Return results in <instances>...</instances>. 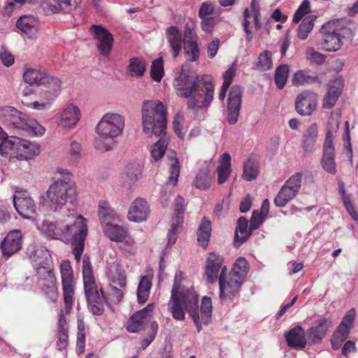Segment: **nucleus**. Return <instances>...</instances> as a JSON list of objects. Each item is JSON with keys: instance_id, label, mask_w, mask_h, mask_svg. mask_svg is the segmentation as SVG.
<instances>
[{"instance_id": "20e7f679", "label": "nucleus", "mask_w": 358, "mask_h": 358, "mask_svg": "<svg viewBox=\"0 0 358 358\" xmlns=\"http://www.w3.org/2000/svg\"><path fill=\"white\" fill-rule=\"evenodd\" d=\"M43 227L48 236L71 244L76 260L80 262L88 232L85 220L82 215H78L73 223L47 222L43 224Z\"/></svg>"}, {"instance_id": "e433bc0d", "label": "nucleus", "mask_w": 358, "mask_h": 358, "mask_svg": "<svg viewBox=\"0 0 358 358\" xmlns=\"http://www.w3.org/2000/svg\"><path fill=\"white\" fill-rule=\"evenodd\" d=\"M103 229L106 235L113 241L122 242L127 236V229L116 224H110Z\"/></svg>"}, {"instance_id": "338daca9", "label": "nucleus", "mask_w": 358, "mask_h": 358, "mask_svg": "<svg viewBox=\"0 0 358 358\" xmlns=\"http://www.w3.org/2000/svg\"><path fill=\"white\" fill-rule=\"evenodd\" d=\"M182 117L179 114H176L173 118V127L176 134L180 139L183 138L184 137V135L182 133Z\"/></svg>"}, {"instance_id": "2f4dec72", "label": "nucleus", "mask_w": 358, "mask_h": 358, "mask_svg": "<svg viewBox=\"0 0 358 358\" xmlns=\"http://www.w3.org/2000/svg\"><path fill=\"white\" fill-rule=\"evenodd\" d=\"M76 2L72 0H47L45 2L44 9L51 13H58L60 11L69 13L75 6Z\"/></svg>"}, {"instance_id": "13d9d810", "label": "nucleus", "mask_w": 358, "mask_h": 358, "mask_svg": "<svg viewBox=\"0 0 358 358\" xmlns=\"http://www.w3.org/2000/svg\"><path fill=\"white\" fill-rule=\"evenodd\" d=\"M310 12V1L308 0H303L294 15L292 20L293 23H299L301 20H303V17Z\"/></svg>"}, {"instance_id": "5701e85b", "label": "nucleus", "mask_w": 358, "mask_h": 358, "mask_svg": "<svg viewBox=\"0 0 358 358\" xmlns=\"http://www.w3.org/2000/svg\"><path fill=\"white\" fill-rule=\"evenodd\" d=\"M80 117V111L78 106L69 104L59 115L58 125L63 128L75 127Z\"/></svg>"}, {"instance_id": "4468645a", "label": "nucleus", "mask_w": 358, "mask_h": 358, "mask_svg": "<svg viewBox=\"0 0 358 358\" xmlns=\"http://www.w3.org/2000/svg\"><path fill=\"white\" fill-rule=\"evenodd\" d=\"M243 92V88L240 85H234L230 90L226 116V120L229 125H234L238 121L242 104Z\"/></svg>"}, {"instance_id": "bf43d9fd", "label": "nucleus", "mask_w": 358, "mask_h": 358, "mask_svg": "<svg viewBox=\"0 0 358 358\" xmlns=\"http://www.w3.org/2000/svg\"><path fill=\"white\" fill-rule=\"evenodd\" d=\"M306 57L310 63H314L319 65L323 64L326 59V57L323 54L316 51L313 48H307L306 52Z\"/></svg>"}, {"instance_id": "7c9ffc66", "label": "nucleus", "mask_w": 358, "mask_h": 358, "mask_svg": "<svg viewBox=\"0 0 358 358\" xmlns=\"http://www.w3.org/2000/svg\"><path fill=\"white\" fill-rule=\"evenodd\" d=\"M19 143L17 155L16 157L19 160L31 159L40 152L39 146L35 143L21 138Z\"/></svg>"}, {"instance_id": "cd10ccee", "label": "nucleus", "mask_w": 358, "mask_h": 358, "mask_svg": "<svg viewBox=\"0 0 358 358\" xmlns=\"http://www.w3.org/2000/svg\"><path fill=\"white\" fill-rule=\"evenodd\" d=\"M252 231L248 229V221L244 217H241L237 221V227L234 234V246L238 248L251 236Z\"/></svg>"}, {"instance_id": "864d4df0", "label": "nucleus", "mask_w": 358, "mask_h": 358, "mask_svg": "<svg viewBox=\"0 0 358 358\" xmlns=\"http://www.w3.org/2000/svg\"><path fill=\"white\" fill-rule=\"evenodd\" d=\"M184 50L189 62H196L200 55V50L197 41L184 43Z\"/></svg>"}, {"instance_id": "423d86ee", "label": "nucleus", "mask_w": 358, "mask_h": 358, "mask_svg": "<svg viewBox=\"0 0 358 358\" xmlns=\"http://www.w3.org/2000/svg\"><path fill=\"white\" fill-rule=\"evenodd\" d=\"M178 299L184 308L192 317L197 332H200L202 324L208 325L212 320V301L210 297L204 296L201 301V308H199V296L193 288L182 287L178 293Z\"/></svg>"}, {"instance_id": "f8f14e48", "label": "nucleus", "mask_w": 358, "mask_h": 358, "mask_svg": "<svg viewBox=\"0 0 358 358\" xmlns=\"http://www.w3.org/2000/svg\"><path fill=\"white\" fill-rule=\"evenodd\" d=\"M337 31V22L329 21L322 26L320 30L321 34L320 45L327 52H336L338 50L343 41L339 38Z\"/></svg>"}, {"instance_id": "8fccbe9b", "label": "nucleus", "mask_w": 358, "mask_h": 358, "mask_svg": "<svg viewBox=\"0 0 358 358\" xmlns=\"http://www.w3.org/2000/svg\"><path fill=\"white\" fill-rule=\"evenodd\" d=\"M289 72V67L287 64H281L275 69V83L279 90H282L287 80Z\"/></svg>"}, {"instance_id": "774afa93", "label": "nucleus", "mask_w": 358, "mask_h": 358, "mask_svg": "<svg viewBox=\"0 0 358 358\" xmlns=\"http://www.w3.org/2000/svg\"><path fill=\"white\" fill-rule=\"evenodd\" d=\"M68 331H58V340L57 341V349L59 351L65 350L68 345Z\"/></svg>"}, {"instance_id": "69168bd1", "label": "nucleus", "mask_w": 358, "mask_h": 358, "mask_svg": "<svg viewBox=\"0 0 358 358\" xmlns=\"http://www.w3.org/2000/svg\"><path fill=\"white\" fill-rule=\"evenodd\" d=\"M348 336V335L336 330L331 341L332 348L334 350L339 349L342 343L347 339Z\"/></svg>"}, {"instance_id": "6e6552de", "label": "nucleus", "mask_w": 358, "mask_h": 358, "mask_svg": "<svg viewBox=\"0 0 358 358\" xmlns=\"http://www.w3.org/2000/svg\"><path fill=\"white\" fill-rule=\"evenodd\" d=\"M124 127V117L116 113H107L98 123L96 131L99 138L95 141L96 148L101 152L112 149L114 138L122 134Z\"/></svg>"}, {"instance_id": "6ab92c4d", "label": "nucleus", "mask_w": 358, "mask_h": 358, "mask_svg": "<svg viewBox=\"0 0 358 358\" xmlns=\"http://www.w3.org/2000/svg\"><path fill=\"white\" fill-rule=\"evenodd\" d=\"M317 107L316 94L306 91L299 94L295 101L296 112L303 116L310 115Z\"/></svg>"}, {"instance_id": "1a4fd4ad", "label": "nucleus", "mask_w": 358, "mask_h": 358, "mask_svg": "<svg viewBox=\"0 0 358 358\" xmlns=\"http://www.w3.org/2000/svg\"><path fill=\"white\" fill-rule=\"evenodd\" d=\"M1 119L8 126L25 131L31 136H42L45 128L34 119L27 118L21 112L13 107L2 110Z\"/></svg>"}, {"instance_id": "39448f33", "label": "nucleus", "mask_w": 358, "mask_h": 358, "mask_svg": "<svg viewBox=\"0 0 358 358\" xmlns=\"http://www.w3.org/2000/svg\"><path fill=\"white\" fill-rule=\"evenodd\" d=\"M248 262L244 257H238L229 273L224 266L219 276L220 298L222 303L231 301L238 294L247 275Z\"/></svg>"}, {"instance_id": "4c0bfd02", "label": "nucleus", "mask_w": 358, "mask_h": 358, "mask_svg": "<svg viewBox=\"0 0 358 358\" xmlns=\"http://www.w3.org/2000/svg\"><path fill=\"white\" fill-rule=\"evenodd\" d=\"M211 230V222L204 217L197 230V241L199 245L206 247L208 245Z\"/></svg>"}, {"instance_id": "393cba45", "label": "nucleus", "mask_w": 358, "mask_h": 358, "mask_svg": "<svg viewBox=\"0 0 358 358\" xmlns=\"http://www.w3.org/2000/svg\"><path fill=\"white\" fill-rule=\"evenodd\" d=\"M287 345L296 350H302L306 345L305 332L301 326H296L285 335Z\"/></svg>"}, {"instance_id": "b1692460", "label": "nucleus", "mask_w": 358, "mask_h": 358, "mask_svg": "<svg viewBox=\"0 0 358 358\" xmlns=\"http://www.w3.org/2000/svg\"><path fill=\"white\" fill-rule=\"evenodd\" d=\"M331 324V322L329 319H319L315 322V324L308 330V339L313 344L320 343L326 336Z\"/></svg>"}, {"instance_id": "aec40b11", "label": "nucleus", "mask_w": 358, "mask_h": 358, "mask_svg": "<svg viewBox=\"0 0 358 358\" xmlns=\"http://www.w3.org/2000/svg\"><path fill=\"white\" fill-rule=\"evenodd\" d=\"M61 84L60 79L48 74L41 85L44 87L41 91V96L45 101H53L60 93Z\"/></svg>"}, {"instance_id": "3c124183", "label": "nucleus", "mask_w": 358, "mask_h": 358, "mask_svg": "<svg viewBox=\"0 0 358 358\" xmlns=\"http://www.w3.org/2000/svg\"><path fill=\"white\" fill-rule=\"evenodd\" d=\"M271 55L269 50L262 52L258 57V61L255 64V69L262 71L269 70L273 66Z\"/></svg>"}, {"instance_id": "a18cd8bd", "label": "nucleus", "mask_w": 358, "mask_h": 358, "mask_svg": "<svg viewBox=\"0 0 358 358\" xmlns=\"http://www.w3.org/2000/svg\"><path fill=\"white\" fill-rule=\"evenodd\" d=\"M168 306L169 310L175 320L180 321L185 320V315L184 310L185 309L180 299H178V295L173 299L172 298V295L171 296Z\"/></svg>"}, {"instance_id": "473e14b6", "label": "nucleus", "mask_w": 358, "mask_h": 358, "mask_svg": "<svg viewBox=\"0 0 358 358\" xmlns=\"http://www.w3.org/2000/svg\"><path fill=\"white\" fill-rule=\"evenodd\" d=\"M48 73L41 69H27L23 73V78L25 83L30 85L41 86L43 82V78L46 77Z\"/></svg>"}, {"instance_id": "c9c22d12", "label": "nucleus", "mask_w": 358, "mask_h": 358, "mask_svg": "<svg viewBox=\"0 0 358 358\" xmlns=\"http://www.w3.org/2000/svg\"><path fill=\"white\" fill-rule=\"evenodd\" d=\"M231 173V156L228 152H224L221 156V162L217 167L219 184H223L229 178Z\"/></svg>"}, {"instance_id": "ea45409f", "label": "nucleus", "mask_w": 358, "mask_h": 358, "mask_svg": "<svg viewBox=\"0 0 358 358\" xmlns=\"http://www.w3.org/2000/svg\"><path fill=\"white\" fill-rule=\"evenodd\" d=\"M143 168V166L141 162L137 161L131 162L127 165L125 172L129 180V186L134 184L141 178Z\"/></svg>"}, {"instance_id": "4d7b16f0", "label": "nucleus", "mask_w": 358, "mask_h": 358, "mask_svg": "<svg viewBox=\"0 0 358 358\" xmlns=\"http://www.w3.org/2000/svg\"><path fill=\"white\" fill-rule=\"evenodd\" d=\"M338 193L341 196V199L347 211L349 213L354 211L355 210H356L355 207L354 206L352 202L351 201L350 196L346 194L344 183L341 180H338Z\"/></svg>"}, {"instance_id": "f03ea898", "label": "nucleus", "mask_w": 358, "mask_h": 358, "mask_svg": "<svg viewBox=\"0 0 358 358\" xmlns=\"http://www.w3.org/2000/svg\"><path fill=\"white\" fill-rule=\"evenodd\" d=\"M143 131L148 136L155 135L160 138L150 149L151 163L161 160L168 145L166 135L167 112L162 102L144 101L142 106Z\"/></svg>"}, {"instance_id": "49530a36", "label": "nucleus", "mask_w": 358, "mask_h": 358, "mask_svg": "<svg viewBox=\"0 0 358 358\" xmlns=\"http://www.w3.org/2000/svg\"><path fill=\"white\" fill-rule=\"evenodd\" d=\"M146 66L145 62L138 57H133L129 59V64L127 67L129 75L132 77H141L145 72Z\"/></svg>"}, {"instance_id": "e2e57ef3", "label": "nucleus", "mask_w": 358, "mask_h": 358, "mask_svg": "<svg viewBox=\"0 0 358 358\" xmlns=\"http://www.w3.org/2000/svg\"><path fill=\"white\" fill-rule=\"evenodd\" d=\"M265 217L259 210H255L252 212L250 219V231H255L262 224Z\"/></svg>"}, {"instance_id": "a19ab883", "label": "nucleus", "mask_w": 358, "mask_h": 358, "mask_svg": "<svg viewBox=\"0 0 358 358\" xmlns=\"http://www.w3.org/2000/svg\"><path fill=\"white\" fill-rule=\"evenodd\" d=\"M297 194V191H294L287 186L283 185L274 199V204L277 207H284L289 201L294 198Z\"/></svg>"}, {"instance_id": "0eeeda50", "label": "nucleus", "mask_w": 358, "mask_h": 358, "mask_svg": "<svg viewBox=\"0 0 358 358\" xmlns=\"http://www.w3.org/2000/svg\"><path fill=\"white\" fill-rule=\"evenodd\" d=\"M83 277L88 308L93 315H101L108 301L102 288H99L95 282L90 259L87 255L83 258Z\"/></svg>"}, {"instance_id": "9b49d317", "label": "nucleus", "mask_w": 358, "mask_h": 358, "mask_svg": "<svg viewBox=\"0 0 358 358\" xmlns=\"http://www.w3.org/2000/svg\"><path fill=\"white\" fill-rule=\"evenodd\" d=\"M339 127L338 121H331L328 124L326 137L323 146V155L321 159L322 169L329 174L334 175L337 172L335 162V149L334 145V134Z\"/></svg>"}, {"instance_id": "a878e982", "label": "nucleus", "mask_w": 358, "mask_h": 358, "mask_svg": "<svg viewBox=\"0 0 358 358\" xmlns=\"http://www.w3.org/2000/svg\"><path fill=\"white\" fill-rule=\"evenodd\" d=\"M318 137V127L317 124H311L304 131L302 136L301 147L304 156L313 152Z\"/></svg>"}, {"instance_id": "a211bd4d", "label": "nucleus", "mask_w": 358, "mask_h": 358, "mask_svg": "<svg viewBox=\"0 0 358 358\" xmlns=\"http://www.w3.org/2000/svg\"><path fill=\"white\" fill-rule=\"evenodd\" d=\"M2 256L5 259L10 257L22 248V232L14 229L10 231L0 244Z\"/></svg>"}, {"instance_id": "6e6d98bb", "label": "nucleus", "mask_w": 358, "mask_h": 358, "mask_svg": "<svg viewBox=\"0 0 358 358\" xmlns=\"http://www.w3.org/2000/svg\"><path fill=\"white\" fill-rule=\"evenodd\" d=\"M38 279L48 280L53 282L55 280L53 267H48L45 266L34 267Z\"/></svg>"}, {"instance_id": "2eb2a0df", "label": "nucleus", "mask_w": 358, "mask_h": 358, "mask_svg": "<svg viewBox=\"0 0 358 358\" xmlns=\"http://www.w3.org/2000/svg\"><path fill=\"white\" fill-rule=\"evenodd\" d=\"M90 31L96 40V48L99 53L104 57H108L114 43L113 34L107 29L98 24H93Z\"/></svg>"}, {"instance_id": "680f3d73", "label": "nucleus", "mask_w": 358, "mask_h": 358, "mask_svg": "<svg viewBox=\"0 0 358 358\" xmlns=\"http://www.w3.org/2000/svg\"><path fill=\"white\" fill-rule=\"evenodd\" d=\"M301 173H295L285 182L284 186H287L291 189L299 192L301 186Z\"/></svg>"}, {"instance_id": "4be33fe9", "label": "nucleus", "mask_w": 358, "mask_h": 358, "mask_svg": "<svg viewBox=\"0 0 358 358\" xmlns=\"http://www.w3.org/2000/svg\"><path fill=\"white\" fill-rule=\"evenodd\" d=\"M149 213V205L146 200L138 197L131 205L128 212V219L135 222H143L148 218Z\"/></svg>"}, {"instance_id": "bb28decb", "label": "nucleus", "mask_w": 358, "mask_h": 358, "mask_svg": "<svg viewBox=\"0 0 358 358\" xmlns=\"http://www.w3.org/2000/svg\"><path fill=\"white\" fill-rule=\"evenodd\" d=\"M16 27L31 38L36 36L38 22L33 15H24L17 20Z\"/></svg>"}, {"instance_id": "c85d7f7f", "label": "nucleus", "mask_w": 358, "mask_h": 358, "mask_svg": "<svg viewBox=\"0 0 358 358\" xmlns=\"http://www.w3.org/2000/svg\"><path fill=\"white\" fill-rule=\"evenodd\" d=\"M29 257L33 262L34 267L42 266L53 267L52 256L49 250L44 248H37L29 255Z\"/></svg>"}, {"instance_id": "09e8293b", "label": "nucleus", "mask_w": 358, "mask_h": 358, "mask_svg": "<svg viewBox=\"0 0 358 358\" xmlns=\"http://www.w3.org/2000/svg\"><path fill=\"white\" fill-rule=\"evenodd\" d=\"M318 81L317 76H310L305 71L300 70L294 73L291 82L294 86L312 84Z\"/></svg>"}, {"instance_id": "7ed1b4c3", "label": "nucleus", "mask_w": 358, "mask_h": 358, "mask_svg": "<svg viewBox=\"0 0 358 358\" xmlns=\"http://www.w3.org/2000/svg\"><path fill=\"white\" fill-rule=\"evenodd\" d=\"M55 178V181L46 192L48 208L55 212L66 206L69 212H75L78 205V194L73 175L66 169L58 168Z\"/></svg>"}, {"instance_id": "0e129e2a", "label": "nucleus", "mask_w": 358, "mask_h": 358, "mask_svg": "<svg viewBox=\"0 0 358 358\" xmlns=\"http://www.w3.org/2000/svg\"><path fill=\"white\" fill-rule=\"evenodd\" d=\"M182 223H178L176 221H174L172 224L170 231L168 233L167 238H168V246H171L175 244L178 234V227Z\"/></svg>"}, {"instance_id": "de8ad7c7", "label": "nucleus", "mask_w": 358, "mask_h": 358, "mask_svg": "<svg viewBox=\"0 0 358 358\" xmlns=\"http://www.w3.org/2000/svg\"><path fill=\"white\" fill-rule=\"evenodd\" d=\"M212 177L208 169H201L196 175L194 179V186L196 189L206 190L210 186Z\"/></svg>"}, {"instance_id": "f3484780", "label": "nucleus", "mask_w": 358, "mask_h": 358, "mask_svg": "<svg viewBox=\"0 0 358 358\" xmlns=\"http://www.w3.org/2000/svg\"><path fill=\"white\" fill-rule=\"evenodd\" d=\"M13 204L18 214L24 219L32 220L36 215V205L32 198L24 193L13 196Z\"/></svg>"}, {"instance_id": "dca6fc26", "label": "nucleus", "mask_w": 358, "mask_h": 358, "mask_svg": "<svg viewBox=\"0 0 358 358\" xmlns=\"http://www.w3.org/2000/svg\"><path fill=\"white\" fill-rule=\"evenodd\" d=\"M154 308V303H150L133 314L127 322V330L130 333H137L143 329L152 315Z\"/></svg>"}, {"instance_id": "58836bf2", "label": "nucleus", "mask_w": 358, "mask_h": 358, "mask_svg": "<svg viewBox=\"0 0 358 358\" xmlns=\"http://www.w3.org/2000/svg\"><path fill=\"white\" fill-rule=\"evenodd\" d=\"M316 19L315 15H309L303 19L297 30V36L299 39L305 40L308 38L314 27Z\"/></svg>"}, {"instance_id": "052dcab7", "label": "nucleus", "mask_w": 358, "mask_h": 358, "mask_svg": "<svg viewBox=\"0 0 358 358\" xmlns=\"http://www.w3.org/2000/svg\"><path fill=\"white\" fill-rule=\"evenodd\" d=\"M184 206L185 199L178 195L176 198L174 203V211L176 214L175 221L178 223L183 222Z\"/></svg>"}, {"instance_id": "c03bdc74", "label": "nucleus", "mask_w": 358, "mask_h": 358, "mask_svg": "<svg viewBox=\"0 0 358 358\" xmlns=\"http://www.w3.org/2000/svg\"><path fill=\"white\" fill-rule=\"evenodd\" d=\"M110 278L113 283L117 284L120 288H124L127 285L126 273L120 264L115 263L110 270Z\"/></svg>"}, {"instance_id": "37998d69", "label": "nucleus", "mask_w": 358, "mask_h": 358, "mask_svg": "<svg viewBox=\"0 0 358 358\" xmlns=\"http://www.w3.org/2000/svg\"><path fill=\"white\" fill-rule=\"evenodd\" d=\"M167 158L169 161V181L176 185L178 182V179L180 174V164L177 157L176 152L171 151L170 154H168Z\"/></svg>"}, {"instance_id": "f704fd0d", "label": "nucleus", "mask_w": 358, "mask_h": 358, "mask_svg": "<svg viewBox=\"0 0 358 358\" xmlns=\"http://www.w3.org/2000/svg\"><path fill=\"white\" fill-rule=\"evenodd\" d=\"M259 173V166L258 161L250 157L244 162L243 178L246 181H252L255 180Z\"/></svg>"}, {"instance_id": "ddd939ff", "label": "nucleus", "mask_w": 358, "mask_h": 358, "mask_svg": "<svg viewBox=\"0 0 358 358\" xmlns=\"http://www.w3.org/2000/svg\"><path fill=\"white\" fill-rule=\"evenodd\" d=\"M60 273L65 308L66 312H69L73 305V296L74 294L73 274L69 260L64 259L62 261L60 264Z\"/></svg>"}, {"instance_id": "c756f323", "label": "nucleus", "mask_w": 358, "mask_h": 358, "mask_svg": "<svg viewBox=\"0 0 358 358\" xmlns=\"http://www.w3.org/2000/svg\"><path fill=\"white\" fill-rule=\"evenodd\" d=\"M343 90V85L340 80H336L333 82L328 87L327 94L324 98L323 108L326 109L332 108Z\"/></svg>"}, {"instance_id": "5fc2aeb1", "label": "nucleus", "mask_w": 358, "mask_h": 358, "mask_svg": "<svg viewBox=\"0 0 358 358\" xmlns=\"http://www.w3.org/2000/svg\"><path fill=\"white\" fill-rule=\"evenodd\" d=\"M164 76V62L162 57H159L152 62L150 76L157 82H159Z\"/></svg>"}, {"instance_id": "412c9836", "label": "nucleus", "mask_w": 358, "mask_h": 358, "mask_svg": "<svg viewBox=\"0 0 358 358\" xmlns=\"http://www.w3.org/2000/svg\"><path fill=\"white\" fill-rule=\"evenodd\" d=\"M224 258L214 252H210L206 262L205 273L207 280L214 283L218 278L220 271L224 266L223 265Z\"/></svg>"}, {"instance_id": "f257e3e1", "label": "nucleus", "mask_w": 358, "mask_h": 358, "mask_svg": "<svg viewBox=\"0 0 358 358\" xmlns=\"http://www.w3.org/2000/svg\"><path fill=\"white\" fill-rule=\"evenodd\" d=\"M174 87L178 94L189 98L187 108L194 112H206L213 99L215 85L208 75L196 76L194 73L182 71L175 79Z\"/></svg>"}, {"instance_id": "603ef678", "label": "nucleus", "mask_w": 358, "mask_h": 358, "mask_svg": "<svg viewBox=\"0 0 358 358\" xmlns=\"http://www.w3.org/2000/svg\"><path fill=\"white\" fill-rule=\"evenodd\" d=\"M356 311L354 308L350 309L348 313L343 317L341 324L337 327L336 330L344 333L347 335L350 333V329L352 327L355 321Z\"/></svg>"}, {"instance_id": "79ce46f5", "label": "nucleus", "mask_w": 358, "mask_h": 358, "mask_svg": "<svg viewBox=\"0 0 358 358\" xmlns=\"http://www.w3.org/2000/svg\"><path fill=\"white\" fill-rule=\"evenodd\" d=\"M21 138L16 136H8L7 135L3 139L0 147V153L7 155L13 152V155H17L19 143H21Z\"/></svg>"}, {"instance_id": "72a5a7b5", "label": "nucleus", "mask_w": 358, "mask_h": 358, "mask_svg": "<svg viewBox=\"0 0 358 358\" xmlns=\"http://www.w3.org/2000/svg\"><path fill=\"white\" fill-rule=\"evenodd\" d=\"M99 217L103 228L113 224L117 218V215L108 203L103 201L99 203Z\"/></svg>"}, {"instance_id": "9d476101", "label": "nucleus", "mask_w": 358, "mask_h": 358, "mask_svg": "<svg viewBox=\"0 0 358 358\" xmlns=\"http://www.w3.org/2000/svg\"><path fill=\"white\" fill-rule=\"evenodd\" d=\"M166 37L171 49L173 57L176 59L182 50V44L197 41L198 37L194 31V24L190 21L186 23L183 38L181 31L176 26H171L166 29Z\"/></svg>"}]
</instances>
